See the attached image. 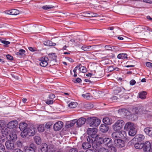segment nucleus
Wrapping results in <instances>:
<instances>
[{
    "mask_svg": "<svg viewBox=\"0 0 152 152\" xmlns=\"http://www.w3.org/2000/svg\"><path fill=\"white\" fill-rule=\"evenodd\" d=\"M87 142H83L82 145V147L83 149H86L90 148L92 144V141H90V139H89L87 137Z\"/></svg>",
    "mask_w": 152,
    "mask_h": 152,
    "instance_id": "f8f14e48",
    "label": "nucleus"
},
{
    "mask_svg": "<svg viewBox=\"0 0 152 152\" xmlns=\"http://www.w3.org/2000/svg\"><path fill=\"white\" fill-rule=\"evenodd\" d=\"M144 152H152V148L151 147V144L149 141L146 142L143 145Z\"/></svg>",
    "mask_w": 152,
    "mask_h": 152,
    "instance_id": "6e6552de",
    "label": "nucleus"
},
{
    "mask_svg": "<svg viewBox=\"0 0 152 152\" xmlns=\"http://www.w3.org/2000/svg\"><path fill=\"white\" fill-rule=\"evenodd\" d=\"M28 49L29 50L32 52H34L36 50V48H33L31 47H28Z\"/></svg>",
    "mask_w": 152,
    "mask_h": 152,
    "instance_id": "774afa93",
    "label": "nucleus"
},
{
    "mask_svg": "<svg viewBox=\"0 0 152 152\" xmlns=\"http://www.w3.org/2000/svg\"><path fill=\"white\" fill-rule=\"evenodd\" d=\"M122 89H124V90L125 91L124 92V93H125L126 90L125 88H124L122 87V88L117 87V90L118 91V92H120V91H122ZM130 90V89H128L127 90L128 91H129Z\"/></svg>",
    "mask_w": 152,
    "mask_h": 152,
    "instance_id": "603ef678",
    "label": "nucleus"
},
{
    "mask_svg": "<svg viewBox=\"0 0 152 152\" xmlns=\"http://www.w3.org/2000/svg\"><path fill=\"white\" fill-rule=\"evenodd\" d=\"M0 152H5L4 146L1 143H0Z\"/></svg>",
    "mask_w": 152,
    "mask_h": 152,
    "instance_id": "3c124183",
    "label": "nucleus"
},
{
    "mask_svg": "<svg viewBox=\"0 0 152 152\" xmlns=\"http://www.w3.org/2000/svg\"><path fill=\"white\" fill-rule=\"evenodd\" d=\"M83 96L85 99L87 100H90L92 98V96L89 93H87L82 95Z\"/></svg>",
    "mask_w": 152,
    "mask_h": 152,
    "instance_id": "f704fd0d",
    "label": "nucleus"
},
{
    "mask_svg": "<svg viewBox=\"0 0 152 152\" xmlns=\"http://www.w3.org/2000/svg\"><path fill=\"white\" fill-rule=\"evenodd\" d=\"M146 65L147 66L149 67L152 68V63L150 62H146Z\"/></svg>",
    "mask_w": 152,
    "mask_h": 152,
    "instance_id": "680f3d73",
    "label": "nucleus"
},
{
    "mask_svg": "<svg viewBox=\"0 0 152 152\" xmlns=\"http://www.w3.org/2000/svg\"><path fill=\"white\" fill-rule=\"evenodd\" d=\"M86 121V119L85 118L82 117L80 118L76 121V123H77V126L78 127H81L85 124Z\"/></svg>",
    "mask_w": 152,
    "mask_h": 152,
    "instance_id": "dca6fc26",
    "label": "nucleus"
},
{
    "mask_svg": "<svg viewBox=\"0 0 152 152\" xmlns=\"http://www.w3.org/2000/svg\"><path fill=\"white\" fill-rule=\"evenodd\" d=\"M124 124V121L118 120L113 126V129L116 131H118L121 129Z\"/></svg>",
    "mask_w": 152,
    "mask_h": 152,
    "instance_id": "20e7f679",
    "label": "nucleus"
},
{
    "mask_svg": "<svg viewBox=\"0 0 152 152\" xmlns=\"http://www.w3.org/2000/svg\"><path fill=\"white\" fill-rule=\"evenodd\" d=\"M38 130L40 132H42L44 130V125H39L37 128Z\"/></svg>",
    "mask_w": 152,
    "mask_h": 152,
    "instance_id": "a18cd8bd",
    "label": "nucleus"
},
{
    "mask_svg": "<svg viewBox=\"0 0 152 152\" xmlns=\"http://www.w3.org/2000/svg\"><path fill=\"white\" fill-rule=\"evenodd\" d=\"M6 57L8 59L10 60H12L13 59V56L9 54L6 55Z\"/></svg>",
    "mask_w": 152,
    "mask_h": 152,
    "instance_id": "bf43d9fd",
    "label": "nucleus"
},
{
    "mask_svg": "<svg viewBox=\"0 0 152 152\" xmlns=\"http://www.w3.org/2000/svg\"><path fill=\"white\" fill-rule=\"evenodd\" d=\"M76 120H73L71 121L70 122L68 123L66 126V127L67 128H70L73 126L76 123Z\"/></svg>",
    "mask_w": 152,
    "mask_h": 152,
    "instance_id": "cd10ccee",
    "label": "nucleus"
},
{
    "mask_svg": "<svg viewBox=\"0 0 152 152\" xmlns=\"http://www.w3.org/2000/svg\"><path fill=\"white\" fill-rule=\"evenodd\" d=\"M81 64H79L78 66H77L74 69L73 72L74 73H77L76 71L78 68L81 66Z\"/></svg>",
    "mask_w": 152,
    "mask_h": 152,
    "instance_id": "69168bd1",
    "label": "nucleus"
},
{
    "mask_svg": "<svg viewBox=\"0 0 152 152\" xmlns=\"http://www.w3.org/2000/svg\"><path fill=\"white\" fill-rule=\"evenodd\" d=\"M83 46L82 47L81 49L83 50H84L85 51H87L89 50V49L92 47V48H94V46Z\"/></svg>",
    "mask_w": 152,
    "mask_h": 152,
    "instance_id": "e433bc0d",
    "label": "nucleus"
},
{
    "mask_svg": "<svg viewBox=\"0 0 152 152\" xmlns=\"http://www.w3.org/2000/svg\"><path fill=\"white\" fill-rule=\"evenodd\" d=\"M134 147L136 149H140L143 147V144L139 143H136L134 145Z\"/></svg>",
    "mask_w": 152,
    "mask_h": 152,
    "instance_id": "c03bdc74",
    "label": "nucleus"
},
{
    "mask_svg": "<svg viewBox=\"0 0 152 152\" xmlns=\"http://www.w3.org/2000/svg\"><path fill=\"white\" fill-rule=\"evenodd\" d=\"M127 55L126 53H120L117 56V58L119 59H123L127 58Z\"/></svg>",
    "mask_w": 152,
    "mask_h": 152,
    "instance_id": "72a5a7b5",
    "label": "nucleus"
},
{
    "mask_svg": "<svg viewBox=\"0 0 152 152\" xmlns=\"http://www.w3.org/2000/svg\"><path fill=\"white\" fill-rule=\"evenodd\" d=\"M145 132L149 136H152V128L147 127L144 129Z\"/></svg>",
    "mask_w": 152,
    "mask_h": 152,
    "instance_id": "393cba45",
    "label": "nucleus"
},
{
    "mask_svg": "<svg viewBox=\"0 0 152 152\" xmlns=\"http://www.w3.org/2000/svg\"><path fill=\"white\" fill-rule=\"evenodd\" d=\"M52 125V124L51 122H48L45 125V127L47 129L50 128V126Z\"/></svg>",
    "mask_w": 152,
    "mask_h": 152,
    "instance_id": "864d4df0",
    "label": "nucleus"
},
{
    "mask_svg": "<svg viewBox=\"0 0 152 152\" xmlns=\"http://www.w3.org/2000/svg\"><path fill=\"white\" fill-rule=\"evenodd\" d=\"M103 121L107 125L111 124L112 123V120L107 117L104 118L103 119Z\"/></svg>",
    "mask_w": 152,
    "mask_h": 152,
    "instance_id": "b1692460",
    "label": "nucleus"
},
{
    "mask_svg": "<svg viewBox=\"0 0 152 152\" xmlns=\"http://www.w3.org/2000/svg\"><path fill=\"white\" fill-rule=\"evenodd\" d=\"M77 102H71L68 104V106L71 108H75L77 106Z\"/></svg>",
    "mask_w": 152,
    "mask_h": 152,
    "instance_id": "58836bf2",
    "label": "nucleus"
},
{
    "mask_svg": "<svg viewBox=\"0 0 152 152\" xmlns=\"http://www.w3.org/2000/svg\"><path fill=\"white\" fill-rule=\"evenodd\" d=\"M16 126V125L15 124L13 121H12L9 122L7 124L6 127L10 129L11 130V129L14 128Z\"/></svg>",
    "mask_w": 152,
    "mask_h": 152,
    "instance_id": "a878e982",
    "label": "nucleus"
},
{
    "mask_svg": "<svg viewBox=\"0 0 152 152\" xmlns=\"http://www.w3.org/2000/svg\"><path fill=\"white\" fill-rule=\"evenodd\" d=\"M49 97L51 100H53L55 97V96L54 94H51L49 95Z\"/></svg>",
    "mask_w": 152,
    "mask_h": 152,
    "instance_id": "0e129e2a",
    "label": "nucleus"
},
{
    "mask_svg": "<svg viewBox=\"0 0 152 152\" xmlns=\"http://www.w3.org/2000/svg\"><path fill=\"white\" fill-rule=\"evenodd\" d=\"M6 138L8 139L9 140L13 142L16 140L17 138V136L16 134L10 133L8 137H6Z\"/></svg>",
    "mask_w": 152,
    "mask_h": 152,
    "instance_id": "6ab92c4d",
    "label": "nucleus"
},
{
    "mask_svg": "<svg viewBox=\"0 0 152 152\" xmlns=\"http://www.w3.org/2000/svg\"><path fill=\"white\" fill-rule=\"evenodd\" d=\"M28 125L26 123H21L19 125V128L21 130H23L24 131V129H26V128H27Z\"/></svg>",
    "mask_w": 152,
    "mask_h": 152,
    "instance_id": "bb28decb",
    "label": "nucleus"
},
{
    "mask_svg": "<svg viewBox=\"0 0 152 152\" xmlns=\"http://www.w3.org/2000/svg\"><path fill=\"white\" fill-rule=\"evenodd\" d=\"M135 128V126L134 123L129 122L125 124L124 126V129L128 131L132 129H134Z\"/></svg>",
    "mask_w": 152,
    "mask_h": 152,
    "instance_id": "1a4fd4ad",
    "label": "nucleus"
},
{
    "mask_svg": "<svg viewBox=\"0 0 152 152\" xmlns=\"http://www.w3.org/2000/svg\"><path fill=\"white\" fill-rule=\"evenodd\" d=\"M34 140L35 142L38 145L40 144L41 142L40 137L38 136H36L34 137Z\"/></svg>",
    "mask_w": 152,
    "mask_h": 152,
    "instance_id": "2f4dec72",
    "label": "nucleus"
},
{
    "mask_svg": "<svg viewBox=\"0 0 152 152\" xmlns=\"http://www.w3.org/2000/svg\"><path fill=\"white\" fill-rule=\"evenodd\" d=\"M118 137H119V138L124 139L126 138V133L125 131H121L118 132Z\"/></svg>",
    "mask_w": 152,
    "mask_h": 152,
    "instance_id": "5701e85b",
    "label": "nucleus"
},
{
    "mask_svg": "<svg viewBox=\"0 0 152 152\" xmlns=\"http://www.w3.org/2000/svg\"><path fill=\"white\" fill-rule=\"evenodd\" d=\"M108 147L109 148V151H110V152H116V149L113 146L112 144H110V146Z\"/></svg>",
    "mask_w": 152,
    "mask_h": 152,
    "instance_id": "4c0bfd02",
    "label": "nucleus"
},
{
    "mask_svg": "<svg viewBox=\"0 0 152 152\" xmlns=\"http://www.w3.org/2000/svg\"><path fill=\"white\" fill-rule=\"evenodd\" d=\"M63 123L61 121L56 122L53 126V129L56 131L60 130L63 126Z\"/></svg>",
    "mask_w": 152,
    "mask_h": 152,
    "instance_id": "ddd939ff",
    "label": "nucleus"
},
{
    "mask_svg": "<svg viewBox=\"0 0 152 152\" xmlns=\"http://www.w3.org/2000/svg\"><path fill=\"white\" fill-rule=\"evenodd\" d=\"M98 152H109L108 150L104 148H101L97 151Z\"/></svg>",
    "mask_w": 152,
    "mask_h": 152,
    "instance_id": "49530a36",
    "label": "nucleus"
},
{
    "mask_svg": "<svg viewBox=\"0 0 152 152\" xmlns=\"http://www.w3.org/2000/svg\"><path fill=\"white\" fill-rule=\"evenodd\" d=\"M101 144L97 142V140L93 139V141L92 142V148L96 151H98L100 147Z\"/></svg>",
    "mask_w": 152,
    "mask_h": 152,
    "instance_id": "f3484780",
    "label": "nucleus"
},
{
    "mask_svg": "<svg viewBox=\"0 0 152 152\" xmlns=\"http://www.w3.org/2000/svg\"><path fill=\"white\" fill-rule=\"evenodd\" d=\"M6 126V124L4 121H0V130L2 129L4 126Z\"/></svg>",
    "mask_w": 152,
    "mask_h": 152,
    "instance_id": "de8ad7c7",
    "label": "nucleus"
},
{
    "mask_svg": "<svg viewBox=\"0 0 152 152\" xmlns=\"http://www.w3.org/2000/svg\"><path fill=\"white\" fill-rule=\"evenodd\" d=\"M103 140V143L107 146H110V144L112 143L111 139L109 138H104Z\"/></svg>",
    "mask_w": 152,
    "mask_h": 152,
    "instance_id": "412c9836",
    "label": "nucleus"
},
{
    "mask_svg": "<svg viewBox=\"0 0 152 152\" xmlns=\"http://www.w3.org/2000/svg\"><path fill=\"white\" fill-rule=\"evenodd\" d=\"M136 83L135 81L134 80H131L130 82V84L131 85L133 86Z\"/></svg>",
    "mask_w": 152,
    "mask_h": 152,
    "instance_id": "338daca9",
    "label": "nucleus"
},
{
    "mask_svg": "<svg viewBox=\"0 0 152 152\" xmlns=\"http://www.w3.org/2000/svg\"><path fill=\"white\" fill-rule=\"evenodd\" d=\"M141 29L143 30V31H151V29L148 27L145 26H142Z\"/></svg>",
    "mask_w": 152,
    "mask_h": 152,
    "instance_id": "09e8293b",
    "label": "nucleus"
},
{
    "mask_svg": "<svg viewBox=\"0 0 152 152\" xmlns=\"http://www.w3.org/2000/svg\"><path fill=\"white\" fill-rule=\"evenodd\" d=\"M136 133V131L135 128L134 129H132L130 130L129 132V135L131 136H134Z\"/></svg>",
    "mask_w": 152,
    "mask_h": 152,
    "instance_id": "c9c22d12",
    "label": "nucleus"
},
{
    "mask_svg": "<svg viewBox=\"0 0 152 152\" xmlns=\"http://www.w3.org/2000/svg\"><path fill=\"white\" fill-rule=\"evenodd\" d=\"M112 49L113 50H112V51H117L119 50V48L116 46H112Z\"/></svg>",
    "mask_w": 152,
    "mask_h": 152,
    "instance_id": "4d7b16f0",
    "label": "nucleus"
},
{
    "mask_svg": "<svg viewBox=\"0 0 152 152\" xmlns=\"http://www.w3.org/2000/svg\"><path fill=\"white\" fill-rule=\"evenodd\" d=\"M7 13L9 15H17L19 14V11L16 9H12L8 11Z\"/></svg>",
    "mask_w": 152,
    "mask_h": 152,
    "instance_id": "4be33fe9",
    "label": "nucleus"
},
{
    "mask_svg": "<svg viewBox=\"0 0 152 152\" xmlns=\"http://www.w3.org/2000/svg\"><path fill=\"white\" fill-rule=\"evenodd\" d=\"M25 51L23 49H20L18 52L15 53V54L18 57L21 58L25 56Z\"/></svg>",
    "mask_w": 152,
    "mask_h": 152,
    "instance_id": "a211bd4d",
    "label": "nucleus"
},
{
    "mask_svg": "<svg viewBox=\"0 0 152 152\" xmlns=\"http://www.w3.org/2000/svg\"><path fill=\"white\" fill-rule=\"evenodd\" d=\"M46 103L48 104H52L53 103V100H48L46 102Z\"/></svg>",
    "mask_w": 152,
    "mask_h": 152,
    "instance_id": "052dcab7",
    "label": "nucleus"
},
{
    "mask_svg": "<svg viewBox=\"0 0 152 152\" xmlns=\"http://www.w3.org/2000/svg\"><path fill=\"white\" fill-rule=\"evenodd\" d=\"M100 130L102 132H106L108 130V126L105 124H102L99 127Z\"/></svg>",
    "mask_w": 152,
    "mask_h": 152,
    "instance_id": "aec40b11",
    "label": "nucleus"
},
{
    "mask_svg": "<svg viewBox=\"0 0 152 152\" xmlns=\"http://www.w3.org/2000/svg\"><path fill=\"white\" fill-rule=\"evenodd\" d=\"M44 44L46 46H53L56 45L55 43H53L52 41L50 40H46L44 43Z\"/></svg>",
    "mask_w": 152,
    "mask_h": 152,
    "instance_id": "c756f323",
    "label": "nucleus"
},
{
    "mask_svg": "<svg viewBox=\"0 0 152 152\" xmlns=\"http://www.w3.org/2000/svg\"><path fill=\"white\" fill-rule=\"evenodd\" d=\"M53 145H49L48 146L46 143H43L42 144L40 151L41 152H53L54 149H53Z\"/></svg>",
    "mask_w": 152,
    "mask_h": 152,
    "instance_id": "39448f33",
    "label": "nucleus"
},
{
    "mask_svg": "<svg viewBox=\"0 0 152 152\" xmlns=\"http://www.w3.org/2000/svg\"><path fill=\"white\" fill-rule=\"evenodd\" d=\"M81 80L79 78H77L74 81L75 83H80L81 82Z\"/></svg>",
    "mask_w": 152,
    "mask_h": 152,
    "instance_id": "e2e57ef3",
    "label": "nucleus"
},
{
    "mask_svg": "<svg viewBox=\"0 0 152 152\" xmlns=\"http://www.w3.org/2000/svg\"><path fill=\"white\" fill-rule=\"evenodd\" d=\"M144 108L142 107H137L133 108L132 110V114H142L144 113Z\"/></svg>",
    "mask_w": 152,
    "mask_h": 152,
    "instance_id": "423d86ee",
    "label": "nucleus"
},
{
    "mask_svg": "<svg viewBox=\"0 0 152 152\" xmlns=\"http://www.w3.org/2000/svg\"><path fill=\"white\" fill-rule=\"evenodd\" d=\"M16 145L17 147L21 148L22 146V142L20 140H18L16 142Z\"/></svg>",
    "mask_w": 152,
    "mask_h": 152,
    "instance_id": "8fccbe9b",
    "label": "nucleus"
},
{
    "mask_svg": "<svg viewBox=\"0 0 152 152\" xmlns=\"http://www.w3.org/2000/svg\"><path fill=\"white\" fill-rule=\"evenodd\" d=\"M11 130L9 128H8L6 126H4L3 128L1 130V132L2 134V136H7L6 137H8V135L11 133Z\"/></svg>",
    "mask_w": 152,
    "mask_h": 152,
    "instance_id": "2eb2a0df",
    "label": "nucleus"
},
{
    "mask_svg": "<svg viewBox=\"0 0 152 152\" xmlns=\"http://www.w3.org/2000/svg\"><path fill=\"white\" fill-rule=\"evenodd\" d=\"M53 7L52 6H50L49 5H45L43 6L42 8L45 10H47L48 9L52 8Z\"/></svg>",
    "mask_w": 152,
    "mask_h": 152,
    "instance_id": "5fc2aeb1",
    "label": "nucleus"
},
{
    "mask_svg": "<svg viewBox=\"0 0 152 152\" xmlns=\"http://www.w3.org/2000/svg\"><path fill=\"white\" fill-rule=\"evenodd\" d=\"M105 48L107 50H113V49H112V46H111L110 45H105L104 46Z\"/></svg>",
    "mask_w": 152,
    "mask_h": 152,
    "instance_id": "6e6d98bb",
    "label": "nucleus"
},
{
    "mask_svg": "<svg viewBox=\"0 0 152 152\" xmlns=\"http://www.w3.org/2000/svg\"><path fill=\"white\" fill-rule=\"evenodd\" d=\"M142 26H139L138 27H136L134 28V30L136 33H139L142 31L143 30L141 29Z\"/></svg>",
    "mask_w": 152,
    "mask_h": 152,
    "instance_id": "79ce46f5",
    "label": "nucleus"
},
{
    "mask_svg": "<svg viewBox=\"0 0 152 152\" xmlns=\"http://www.w3.org/2000/svg\"><path fill=\"white\" fill-rule=\"evenodd\" d=\"M115 145L118 148H121L125 146V143L124 141L121 139H115L114 140Z\"/></svg>",
    "mask_w": 152,
    "mask_h": 152,
    "instance_id": "0eeeda50",
    "label": "nucleus"
},
{
    "mask_svg": "<svg viewBox=\"0 0 152 152\" xmlns=\"http://www.w3.org/2000/svg\"><path fill=\"white\" fill-rule=\"evenodd\" d=\"M99 136L98 135V137L95 138V140H97V142L101 144L103 142V140L104 138L102 137H98Z\"/></svg>",
    "mask_w": 152,
    "mask_h": 152,
    "instance_id": "ea45409f",
    "label": "nucleus"
},
{
    "mask_svg": "<svg viewBox=\"0 0 152 152\" xmlns=\"http://www.w3.org/2000/svg\"><path fill=\"white\" fill-rule=\"evenodd\" d=\"M144 136L142 134H139L135 136L134 138L137 139L138 141H141L144 139Z\"/></svg>",
    "mask_w": 152,
    "mask_h": 152,
    "instance_id": "c85d7f7f",
    "label": "nucleus"
},
{
    "mask_svg": "<svg viewBox=\"0 0 152 152\" xmlns=\"http://www.w3.org/2000/svg\"><path fill=\"white\" fill-rule=\"evenodd\" d=\"M147 94V92L143 91L140 92L139 94V97L142 99H144L146 98L145 95Z\"/></svg>",
    "mask_w": 152,
    "mask_h": 152,
    "instance_id": "473e14b6",
    "label": "nucleus"
},
{
    "mask_svg": "<svg viewBox=\"0 0 152 152\" xmlns=\"http://www.w3.org/2000/svg\"><path fill=\"white\" fill-rule=\"evenodd\" d=\"M97 129L96 128H89L87 130V133L89 136L87 137L89 139H90V141H93V139L95 137H98V135L96 134Z\"/></svg>",
    "mask_w": 152,
    "mask_h": 152,
    "instance_id": "7ed1b4c3",
    "label": "nucleus"
},
{
    "mask_svg": "<svg viewBox=\"0 0 152 152\" xmlns=\"http://www.w3.org/2000/svg\"><path fill=\"white\" fill-rule=\"evenodd\" d=\"M113 132L111 134L112 137L114 139H118V138H119V137H118V132Z\"/></svg>",
    "mask_w": 152,
    "mask_h": 152,
    "instance_id": "a19ab883",
    "label": "nucleus"
},
{
    "mask_svg": "<svg viewBox=\"0 0 152 152\" xmlns=\"http://www.w3.org/2000/svg\"><path fill=\"white\" fill-rule=\"evenodd\" d=\"M48 59L51 61L53 60H55L56 58V56L54 53H50L48 54Z\"/></svg>",
    "mask_w": 152,
    "mask_h": 152,
    "instance_id": "7c9ffc66",
    "label": "nucleus"
},
{
    "mask_svg": "<svg viewBox=\"0 0 152 152\" xmlns=\"http://www.w3.org/2000/svg\"><path fill=\"white\" fill-rule=\"evenodd\" d=\"M115 70V68L112 66H109L108 68V71L109 72H112Z\"/></svg>",
    "mask_w": 152,
    "mask_h": 152,
    "instance_id": "13d9d810",
    "label": "nucleus"
},
{
    "mask_svg": "<svg viewBox=\"0 0 152 152\" xmlns=\"http://www.w3.org/2000/svg\"><path fill=\"white\" fill-rule=\"evenodd\" d=\"M35 146L34 144H32L29 146L25 147V152H35Z\"/></svg>",
    "mask_w": 152,
    "mask_h": 152,
    "instance_id": "4468645a",
    "label": "nucleus"
},
{
    "mask_svg": "<svg viewBox=\"0 0 152 152\" xmlns=\"http://www.w3.org/2000/svg\"><path fill=\"white\" fill-rule=\"evenodd\" d=\"M79 69L80 71L83 73H86L87 70L86 68L84 66H80L79 67Z\"/></svg>",
    "mask_w": 152,
    "mask_h": 152,
    "instance_id": "37998d69",
    "label": "nucleus"
},
{
    "mask_svg": "<svg viewBox=\"0 0 152 152\" xmlns=\"http://www.w3.org/2000/svg\"><path fill=\"white\" fill-rule=\"evenodd\" d=\"M8 140L6 142L5 145L7 149L12 150L15 148V145H14V143Z\"/></svg>",
    "mask_w": 152,
    "mask_h": 152,
    "instance_id": "9b49d317",
    "label": "nucleus"
},
{
    "mask_svg": "<svg viewBox=\"0 0 152 152\" xmlns=\"http://www.w3.org/2000/svg\"><path fill=\"white\" fill-rule=\"evenodd\" d=\"M86 121L89 124L90 126L96 127L100 124L101 121L100 119L94 117L88 118L86 119Z\"/></svg>",
    "mask_w": 152,
    "mask_h": 152,
    "instance_id": "f03ea898",
    "label": "nucleus"
},
{
    "mask_svg": "<svg viewBox=\"0 0 152 152\" xmlns=\"http://www.w3.org/2000/svg\"><path fill=\"white\" fill-rule=\"evenodd\" d=\"M36 129L33 127H27L21 133V136L23 137H26L27 135L29 136H33L36 132Z\"/></svg>",
    "mask_w": 152,
    "mask_h": 152,
    "instance_id": "f257e3e1",
    "label": "nucleus"
},
{
    "mask_svg": "<svg viewBox=\"0 0 152 152\" xmlns=\"http://www.w3.org/2000/svg\"><path fill=\"white\" fill-rule=\"evenodd\" d=\"M40 65L42 67L46 66L48 64V61H49L48 58L47 57H43L40 58Z\"/></svg>",
    "mask_w": 152,
    "mask_h": 152,
    "instance_id": "9d476101",
    "label": "nucleus"
}]
</instances>
